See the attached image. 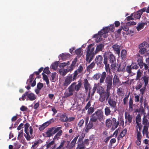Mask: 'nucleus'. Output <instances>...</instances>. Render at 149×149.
<instances>
[{"instance_id": "obj_1", "label": "nucleus", "mask_w": 149, "mask_h": 149, "mask_svg": "<svg viewBox=\"0 0 149 149\" xmlns=\"http://www.w3.org/2000/svg\"><path fill=\"white\" fill-rule=\"evenodd\" d=\"M92 44L89 45L87 47V49L86 52V61L90 63L93 60L94 55L98 52L102 51V48L104 47V45L102 44H100L97 45L94 52L95 48L92 47Z\"/></svg>"}, {"instance_id": "obj_2", "label": "nucleus", "mask_w": 149, "mask_h": 149, "mask_svg": "<svg viewBox=\"0 0 149 149\" xmlns=\"http://www.w3.org/2000/svg\"><path fill=\"white\" fill-rule=\"evenodd\" d=\"M105 119L103 113L101 110H97L93 114L90 116V121L93 122L97 121L98 119L99 121H103Z\"/></svg>"}, {"instance_id": "obj_3", "label": "nucleus", "mask_w": 149, "mask_h": 149, "mask_svg": "<svg viewBox=\"0 0 149 149\" xmlns=\"http://www.w3.org/2000/svg\"><path fill=\"white\" fill-rule=\"evenodd\" d=\"M106 125L108 128H110L111 127V130L112 131L116 129L119 125L118 121H116V119L114 118H113L111 120L110 118L107 119L106 120Z\"/></svg>"}, {"instance_id": "obj_4", "label": "nucleus", "mask_w": 149, "mask_h": 149, "mask_svg": "<svg viewBox=\"0 0 149 149\" xmlns=\"http://www.w3.org/2000/svg\"><path fill=\"white\" fill-rule=\"evenodd\" d=\"M51 128L53 131L52 134H54L57 132L54 137L53 140H58L60 138V136H61L63 133V131L61 130L62 127H53Z\"/></svg>"}, {"instance_id": "obj_5", "label": "nucleus", "mask_w": 149, "mask_h": 149, "mask_svg": "<svg viewBox=\"0 0 149 149\" xmlns=\"http://www.w3.org/2000/svg\"><path fill=\"white\" fill-rule=\"evenodd\" d=\"M107 103L109 107L111 110L114 109V112H116L117 110V100L115 98H111L110 97L107 100Z\"/></svg>"}, {"instance_id": "obj_6", "label": "nucleus", "mask_w": 149, "mask_h": 149, "mask_svg": "<svg viewBox=\"0 0 149 149\" xmlns=\"http://www.w3.org/2000/svg\"><path fill=\"white\" fill-rule=\"evenodd\" d=\"M106 73L105 72H103L102 74L100 73H96L93 76L94 79L97 80L100 78L99 82L100 84L103 83L106 77Z\"/></svg>"}, {"instance_id": "obj_7", "label": "nucleus", "mask_w": 149, "mask_h": 149, "mask_svg": "<svg viewBox=\"0 0 149 149\" xmlns=\"http://www.w3.org/2000/svg\"><path fill=\"white\" fill-rule=\"evenodd\" d=\"M76 84L75 82L73 83L68 88V91H66L64 93L65 97H68L73 95L74 90V85Z\"/></svg>"}, {"instance_id": "obj_8", "label": "nucleus", "mask_w": 149, "mask_h": 149, "mask_svg": "<svg viewBox=\"0 0 149 149\" xmlns=\"http://www.w3.org/2000/svg\"><path fill=\"white\" fill-rule=\"evenodd\" d=\"M105 78V83L107 86V89L110 90L112 85V77L109 75L106 77Z\"/></svg>"}, {"instance_id": "obj_9", "label": "nucleus", "mask_w": 149, "mask_h": 149, "mask_svg": "<svg viewBox=\"0 0 149 149\" xmlns=\"http://www.w3.org/2000/svg\"><path fill=\"white\" fill-rule=\"evenodd\" d=\"M73 81L72 79V74H71L66 77L63 86L67 87Z\"/></svg>"}, {"instance_id": "obj_10", "label": "nucleus", "mask_w": 149, "mask_h": 149, "mask_svg": "<svg viewBox=\"0 0 149 149\" xmlns=\"http://www.w3.org/2000/svg\"><path fill=\"white\" fill-rule=\"evenodd\" d=\"M108 56V58L109 61V63H114L116 62V59L115 56L111 52L107 53L106 54Z\"/></svg>"}, {"instance_id": "obj_11", "label": "nucleus", "mask_w": 149, "mask_h": 149, "mask_svg": "<svg viewBox=\"0 0 149 149\" xmlns=\"http://www.w3.org/2000/svg\"><path fill=\"white\" fill-rule=\"evenodd\" d=\"M139 58H138L137 62L140 68L142 69L145 63L143 62V59L142 56L139 55Z\"/></svg>"}, {"instance_id": "obj_12", "label": "nucleus", "mask_w": 149, "mask_h": 149, "mask_svg": "<svg viewBox=\"0 0 149 149\" xmlns=\"http://www.w3.org/2000/svg\"><path fill=\"white\" fill-rule=\"evenodd\" d=\"M103 57L101 55H99L96 57L95 58V63L97 65L100 64L103 65L102 63L103 61Z\"/></svg>"}, {"instance_id": "obj_13", "label": "nucleus", "mask_w": 149, "mask_h": 149, "mask_svg": "<svg viewBox=\"0 0 149 149\" xmlns=\"http://www.w3.org/2000/svg\"><path fill=\"white\" fill-rule=\"evenodd\" d=\"M112 47L116 53L119 56L120 50V46L117 44H114L112 45Z\"/></svg>"}, {"instance_id": "obj_14", "label": "nucleus", "mask_w": 149, "mask_h": 149, "mask_svg": "<svg viewBox=\"0 0 149 149\" xmlns=\"http://www.w3.org/2000/svg\"><path fill=\"white\" fill-rule=\"evenodd\" d=\"M109 31V26L104 28L101 31H98V34L100 36L104 34L107 33Z\"/></svg>"}, {"instance_id": "obj_15", "label": "nucleus", "mask_w": 149, "mask_h": 149, "mask_svg": "<svg viewBox=\"0 0 149 149\" xmlns=\"http://www.w3.org/2000/svg\"><path fill=\"white\" fill-rule=\"evenodd\" d=\"M111 108L109 107H106L104 108V113L106 116H108L113 113V112L111 110Z\"/></svg>"}, {"instance_id": "obj_16", "label": "nucleus", "mask_w": 149, "mask_h": 149, "mask_svg": "<svg viewBox=\"0 0 149 149\" xmlns=\"http://www.w3.org/2000/svg\"><path fill=\"white\" fill-rule=\"evenodd\" d=\"M129 110L131 111H132L133 110V106L135 105V104H133V98L130 97L129 99Z\"/></svg>"}, {"instance_id": "obj_17", "label": "nucleus", "mask_w": 149, "mask_h": 149, "mask_svg": "<svg viewBox=\"0 0 149 149\" xmlns=\"http://www.w3.org/2000/svg\"><path fill=\"white\" fill-rule=\"evenodd\" d=\"M27 97L29 98V100L31 101H33L36 98V97L34 94L29 93V91H28Z\"/></svg>"}, {"instance_id": "obj_18", "label": "nucleus", "mask_w": 149, "mask_h": 149, "mask_svg": "<svg viewBox=\"0 0 149 149\" xmlns=\"http://www.w3.org/2000/svg\"><path fill=\"white\" fill-rule=\"evenodd\" d=\"M76 84L74 85V90L77 91H78L80 89L81 85L82 83L81 82H79L78 84H76L77 83L74 82Z\"/></svg>"}, {"instance_id": "obj_19", "label": "nucleus", "mask_w": 149, "mask_h": 149, "mask_svg": "<svg viewBox=\"0 0 149 149\" xmlns=\"http://www.w3.org/2000/svg\"><path fill=\"white\" fill-rule=\"evenodd\" d=\"M93 122L92 121L90 122L88 124L86 125V127L85 129V131L86 132H88L89 130L91 129L93 126Z\"/></svg>"}, {"instance_id": "obj_20", "label": "nucleus", "mask_w": 149, "mask_h": 149, "mask_svg": "<svg viewBox=\"0 0 149 149\" xmlns=\"http://www.w3.org/2000/svg\"><path fill=\"white\" fill-rule=\"evenodd\" d=\"M70 55L68 53H63L60 55L61 58L64 61L70 57Z\"/></svg>"}, {"instance_id": "obj_21", "label": "nucleus", "mask_w": 149, "mask_h": 149, "mask_svg": "<svg viewBox=\"0 0 149 149\" xmlns=\"http://www.w3.org/2000/svg\"><path fill=\"white\" fill-rule=\"evenodd\" d=\"M79 136V135H78L77 136H76L71 142L70 144V148H72L75 145L78 139V137Z\"/></svg>"}, {"instance_id": "obj_22", "label": "nucleus", "mask_w": 149, "mask_h": 149, "mask_svg": "<svg viewBox=\"0 0 149 149\" xmlns=\"http://www.w3.org/2000/svg\"><path fill=\"white\" fill-rule=\"evenodd\" d=\"M105 91L104 88L101 86H98L97 89V93L99 95L105 93Z\"/></svg>"}, {"instance_id": "obj_23", "label": "nucleus", "mask_w": 149, "mask_h": 149, "mask_svg": "<svg viewBox=\"0 0 149 149\" xmlns=\"http://www.w3.org/2000/svg\"><path fill=\"white\" fill-rule=\"evenodd\" d=\"M127 52L125 49H123L121 51V55L122 60H125L127 55Z\"/></svg>"}, {"instance_id": "obj_24", "label": "nucleus", "mask_w": 149, "mask_h": 149, "mask_svg": "<svg viewBox=\"0 0 149 149\" xmlns=\"http://www.w3.org/2000/svg\"><path fill=\"white\" fill-rule=\"evenodd\" d=\"M125 118L128 120L129 123H131L132 122V117L130 114H127V112H125Z\"/></svg>"}, {"instance_id": "obj_25", "label": "nucleus", "mask_w": 149, "mask_h": 149, "mask_svg": "<svg viewBox=\"0 0 149 149\" xmlns=\"http://www.w3.org/2000/svg\"><path fill=\"white\" fill-rule=\"evenodd\" d=\"M84 85L85 89L87 91L90 85L87 79H85L84 80Z\"/></svg>"}, {"instance_id": "obj_26", "label": "nucleus", "mask_w": 149, "mask_h": 149, "mask_svg": "<svg viewBox=\"0 0 149 149\" xmlns=\"http://www.w3.org/2000/svg\"><path fill=\"white\" fill-rule=\"evenodd\" d=\"M110 90L106 89V91H105V93L102 94V95H103L105 97L106 100H108L109 98V97L110 95Z\"/></svg>"}, {"instance_id": "obj_27", "label": "nucleus", "mask_w": 149, "mask_h": 149, "mask_svg": "<svg viewBox=\"0 0 149 149\" xmlns=\"http://www.w3.org/2000/svg\"><path fill=\"white\" fill-rule=\"evenodd\" d=\"M60 120L62 122H67L68 120V117L66 113L62 114L60 117Z\"/></svg>"}, {"instance_id": "obj_28", "label": "nucleus", "mask_w": 149, "mask_h": 149, "mask_svg": "<svg viewBox=\"0 0 149 149\" xmlns=\"http://www.w3.org/2000/svg\"><path fill=\"white\" fill-rule=\"evenodd\" d=\"M120 81L118 76L115 74L113 78V84L114 85L118 84L119 83Z\"/></svg>"}, {"instance_id": "obj_29", "label": "nucleus", "mask_w": 149, "mask_h": 149, "mask_svg": "<svg viewBox=\"0 0 149 149\" xmlns=\"http://www.w3.org/2000/svg\"><path fill=\"white\" fill-rule=\"evenodd\" d=\"M133 14L134 17L137 19H139L142 15V12L140 11H138Z\"/></svg>"}, {"instance_id": "obj_30", "label": "nucleus", "mask_w": 149, "mask_h": 149, "mask_svg": "<svg viewBox=\"0 0 149 149\" xmlns=\"http://www.w3.org/2000/svg\"><path fill=\"white\" fill-rule=\"evenodd\" d=\"M141 80H143L142 81H144V85L147 86L148 85V77L146 76H144L141 78Z\"/></svg>"}, {"instance_id": "obj_31", "label": "nucleus", "mask_w": 149, "mask_h": 149, "mask_svg": "<svg viewBox=\"0 0 149 149\" xmlns=\"http://www.w3.org/2000/svg\"><path fill=\"white\" fill-rule=\"evenodd\" d=\"M143 84V81H139V83H138L136 86L135 87V89L136 91L139 90L140 88H141Z\"/></svg>"}, {"instance_id": "obj_32", "label": "nucleus", "mask_w": 149, "mask_h": 149, "mask_svg": "<svg viewBox=\"0 0 149 149\" xmlns=\"http://www.w3.org/2000/svg\"><path fill=\"white\" fill-rule=\"evenodd\" d=\"M77 149H84L85 148L83 142H78Z\"/></svg>"}, {"instance_id": "obj_33", "label": "nucleus", "mask_w": 149, "mask_h": 149, "mask_svg": "<svg viewBox=\"0 0 149 149\" xmlns=\"http://www.w3.org/2000/svg\"><path fill=\"white\" fill-rule=\"evenodd\" d=\"M53 131L51 128L49 129L46 132V137H50L52 135Z\"/></svg>"}, {"instance_id": "obj_34", "label": "nucleus", "mask_w": 149, "mask_h": 149, "mask_svg": "<svg viewBox=\"0 0 149 149\" xmlns=\"http://www.w3.org/2000/svg\"><path fill=\"white\" fill-rule=\"evenodd\" d=\"M145 25V23H141L138 24L137 26L136 27V29L138 31L143 29Z\"/></svg>"}, {"instance_id": "obj_35", "label": "nucleus", "mask_w": 149, "mask_h": 149, "mask_svg": "<svg viewBox=\"0 0 149 149\" xmlns=\"http://www.w3.org/2000/svg\"><path fill=\"white\" fill-rule=\"evenodd\" d=\"M132 68L131 65L127 66L126 68V71L129 74H132L134 75L135 74V73H133L132 71Z\"/></svg>"}, {"instance_id": "obj_36", "label": "nucleus", "mask_w": 149, "mask_h": 149, "mask_svg": "<svg viewBox=\"0 0 149 149\" xmlns=\"http://www.w3.org/2000/svg\"><path fill=\"white\" fill-rule=\"evenodd\" d=\"M127 132V130L126 128L124 129L120 133L119 136V138H122L126 134Z\"/></svg>"}, {"instance_id": "obj_37", "label": "nucleus", "mask_w": 149, "mask_h": 149, "mask_svg": "<svg viewBox=\"0 0 149 149\" xmlns=\"http://www.w3.org/2000/svg\"><path fill=\"white\" fill-rule=\"evenodd\" d=\"M110 67L113 72L114 73L116 71V68H117L116 66V62L114 63H111Z\"/></svg>"}, {"instance_id": "obj_38", "label": "nucleus", "mask_w": 149, "mask_h": 149, "mask_svg": "<svg viewBox=\"0 0 149 149\" xmlns=\"http://www.w3.org/2000/svg\"><path fill=\"white\" fill-rule=\"evenodd\" d=\"M95 65V63L93 62L88 65L87 68L88 71H90L93 68Z\"/></svg>"}, {"instance_id": "obj_39", "label": "nucleus", "mask_w": 149, "mask_h": 149, "mask_svg": "<svg viewBox=\"0 0 149 149\" xmlns=\"http://www.w3.org/2000/svg\"><path fill=\"white\" fill-rule=\"evenodd\" d=\"M136 123L137 125H138L139 124V122L141 121V116L140 114H138L136 117Z\"/></svg>"}, {"instance_id": "obj_40", "label": "nucleus", "mask_w": 149, "mask_h": 149, "mask_svg": "<svg viewBox=\"0 0 149 149\" xmlns=\"http://www.w3.org/2000/svg\"><path fill=\"white\" fill-rule=\"evenodd\" d=\"M130 94V93H129L128 95H126V96L123 99V104L124 105H126L127 104V102L128 100Z\"/></svg>"}, {"instance_id": "obj_41", "label": "nucleus", "mask_w": 149, "mask_h": 149, "mask_svg": "<svg viewBox=\"0 0 149 149\" xmlns=\"http://www.w3.org/2000/svg\"><path fill=\"white\" fill-rule=\"evenodd\" d=\"M54 119L52 118L48 121L43 123V125H44L45 127H46L48 126L50 124L54 122Z\"/></svg>"}, {"instance_id": "obj_42", "label": "nucleus", "mask_w": 149, "mask_h": 149, "mask_svg": "<svg viewBox=\"0 0 149 149\" xmlns=\"http://www.w3.org/2000/svg\"><path fill=\"white\" fill-rule=\"evenodd\" d=\"M84 68L82 65H80L78 67L77 70L75 71H77V72L78 73H83Z\"/></svg>"}, {"instance_id": "obj_43", "label": "nucleus", "mask_w": 149, "mask_h": 149, "mask_svg": "<svg viewBox=\"0 0 149 149\" xmlns=\"http://www.w3.org/2000/svg\"><path fill=\"white\" fill-rule=\"evenodd\" d=\"M130 65H131L132 68L133 69L136 70L139 68L138 65L136 63L132 62Z\"/></svg>"}, {"instance_id": "obj_44", "label": "nucleus", "mask_w": 149, "mask_h": 149, "mask_svg": "<svg viewBox=\"0 0 149 149\" xmlns=\"http://www.w3.org/2000/svg\"><path fill=\"white\" fill-rule=\"evenodd\" d=\"M104 57V59H103V63L105 65L107 64H108V56H107V55L106 54V53H105V54H104V55H103Z\"/></svg>"}, {"instance_id": "obj_45", "label": "nucleus", "mask_w": 149, "mask_h": 149, "mask_svg": "<svg viewBox=\"0 0 149 149\" xmlns=\"http://www.w3.org/2000/svg\"><path fill=\"white\" fill-rule=\"evenodd\" d=\"M58 63L59 61H56L54 62V63H52L51 65V67L52 69L55 70L58 67Z\"/></svg>"}, {"instance_id": "obj_46", "label": "nucleus", "mask_w": 149, "mask_h": 149, "mask_svg": "<svg viewBox=\"0 0 149 149\" xmlns=\"http://www.w3.org/2000/svg\"><path fill=\"white\" fill-rule=\"evenodd\" d=\"M148 120L147 117L144 115L143 118L142 123L145 125H146L148 124Z\"/></svg>"}, {"instance_id": "obj_47", "label": "nucleus", "mask_w": 149, "mask_h": 149, "mask_svg": "<svg viewBox=\"0 0 149 149\" xmlns=\"http://www.w3.org/2000/svg\"><path fill=\"white\" fill-rule=\"evenodd\" d=\"M141 73L140 70L139 69L137 70L136 77L135 79L136 80H138L139 79L141 75Z\"/></svg>"}, {"instance_id": "obj_48", "label": "nucleus", "mask_w": 149, "mask_h": 149, "mask_svg": "<svg viewBox=\"0 0 149 149\" xmlns=\"http://www.w3.org/2000/svg\"><path fill=\"white\" fill-rule=\"evenodd\" d=\"M28 91L26 92L22 95L21 97H20L19 100L20 101H24L26 98V96L27 95Z\"/></svg>"}, {"instance_id": "obj_49", "label": "nucleus", "mask_w": 149, "mask_h": 149, "mask_svg": "<svg viewBox=\"0 0 149 149\" xmlns=\"http://www.w3.org/2000/svg\"><path fill=\"white\" fill-rule=\"evenodd\" d=\"M146 86H147L144 85L143 87L139 89L140 90V94H141V95H143L144 94L146 89Z\"/></svg>"}, {"instance_id": "obj_50", "label": "nucleus", "mask_w": 149, "mask_h": 149, "mask_svg": "<svg viewBox=\"0 0 149 149\" xmlns=\"http://www.w3.org/2000/svg\"><path fill=\"white\" fill-rule=\"evenodd\" d=\"M87 113L88 114H92L94 111V107H90L88 109Z\"/></svg>"}, {"instance_id": "obj_51", "label": "nucleus", "mask_w": 149, "mask_h": 149, "mask_svg": "<svg viewBox=\"0 0 149 149\" xmlns=\"http://www.w3.org/2000/svg\"><path fill=\"white\" fill-rule=\"evenodd\" d=\"M59 72L61 75L64 76L68 72V71L67 69H65L64 70H62L61 71H60Z\"/></svg>"}, {"instance_id": "obj_52", "label": "nucleus", "mask_w": 149, "mask_h": 149, "mask_svg": "<svg viewBox=\"0 0 149 149\" xmlns=\"http://www.w3.org/2000/svg\"><path fill=\"white\" fill-rule=\"evenodd\" d=\"M105 99H106L105 98V97L102 94L100 95L99 100L100 102H103L105 100Z\"/></svg>"}, {"instance_id": "obj_53", "label": "nucleus", "mask_w": 149, "mask_h": 149, "mask_svg": "<svg viewBox=\"0 0 149 149\" xmlns=\"http://www.w3.org/2000/svg\"><path fill=\"white\" fill-rule=\"evenodd\" d=\"M98 86V85L97 84H95L94 86L92 89L93 92L91 94L92 95H94V94L95 93L96 90L97 91V89Z\"/></svg>"}, {"instance_id": "obj_54", "label": "nucleus", "mask_w": 149, "mask_h": 149, "mask_svg": "<svg viewBox=\"0 0 149 149\" xmlns=\"http://www.w3.org/2000/svg\"><path fill=\"white\" fill-rule=\"evenodd\" d=\"M136 131L137 133V139H141L142 138V136L141 134L140 131H138V128L137 126H136Z\"/></svg>"}, {"instance_id": "obj_55", "label": "nucleus", "mask_w": 149, "mask_h": 149, "mask_svg": "<svg viewBox=\"0 0 149 149\" xmlns=\"http://www.w3.org/2000/svg\"><path fill=\"white\" fill-rule=\"evenodd\" d=\"M123 89L122 88L120 87L118 88L117 90V93L118 95L119 96H121L123 94Z\"/></svg>"}, {"instance_id": "obj_56", "label": "nucleus", "mask_w": 149, "mask_h": 149, "mask_svg": "<svg viewBox=\"0 0 149 149\" xmlns=\"http://www.w3.org/2000/svg\"><path fill=\"white\" fill-rule=\"evenodd\" d=\"M23 130H22L19 133L17 139L18 140H20L23 136Z\"/></svg>"}, {"instance_id": "obj_57", "label": "nucleus", "mask_w": 149, "mask_h": 149, "mask_svg": "<svg viewBox=\"0 0 149 149\" xmlns=\"http://www.w3.org/2000/svg\"><path fill=\"white\" fill-rule=\"evenodd\" d=\"M79 73L77 72V71H75L73 73V77H72V79L73 81L75 80L77 78V76Z\"/></svg>"}, {"instance_id": "obj_58", "label": "nucleus", "mask_w": 149, "mask_h": 149, "mask_svg": "<svg viewBox=\"0 0 149 149\" xmlns=\"http://www.w3.org/2000/svg\"><path fill=\"white\" fill-rule=\"evenodd\" d=\"M109 31H110L111 32H114L115 29L114 24L110 25L109 27Z\"/></svg>"}, {"instance_id": "obj_59", "label": "nucleus", "mask_w": 149, "mask_h": 149, "mask_svg": "<svg viewBox=\"0 0 149 149\" xmlns=\"http://www.w3.org/2000/svg\"><path fill=\"white\" fill-rule=\"evenodd\" d=\"M105 68L106 71L107 72H108L109 73H111V70L109 67V64L105 65Z\"/></svg>"}, {"instance_id": "obj_60", "label": "nucleus", "mask_w": 149, "mask_h": 149, "mask_svg": "<svg viewBox=\"0 0 149 149\" xmlns=\"http://www.w3.org/2000/svg\"><path fill=\"white\" fill-rule=\"evenodd\" d=\"M43 73H45L48 74H49L51 72L49 70L48 67H46L44 68Z\"/></svg>"}, {"instance_id": "obj_61", "label": "nucleus", "mask_w": 149, "mask_h": 149, "mask_svg": "<svg viewBox=\"0 0 149 149\" xmlns=\"http://www.w3.org/2000/svg\"><path fill=\"white\" fill-rule=\"evenodd\" d=\"M75 52L77 55H81V48H80L77 49L75 50Z\"/></svg>"}, {"instance_id": "obj_62", "label": "nucleus", "mask_w": 149, "mask_h": 149, "mask_svg": "<svg viewBox=\"0 0 149 149\" xmlns=\"http://www.w3.org/2000/svg\"><path fill=\"white\" fill-rule=\"evenodd\" d=\"M53 140L51 141L50 142L47 143H46V147L47 148H48L51 147L52 145H53L55 143V141Z\"/></svg>"}, {"instance_id": "obj_63", "label": "nucleus", "mask_w": 149, "mask_h": 149, "mask_svg": "<svg viewBox=\"0 0 149 149\" xmlns=\"http://www.w3.org/2000/svg\"><path fill=\"white\" fill-rule=\"evenodd\" d=\"M134 101L136 102H139L140 101V96L139 95L135 94L134 96Z\"/></svg>"}, {"instance_id": "obj_64", "label": "nucleus", "mask_w": 149, "mask_h": 149, "mask_svg": "<svg viewBox=\"0 0 149 149\" xmlns=\"http://www.w3.org/2000/svg\"><path fill=\"white\" fill-rule=\"evenodd\" d=\"M146 49L144 47L141 48L139 51V52L141 54H143L146 51Z\"/></svg>"}]
</instances>
